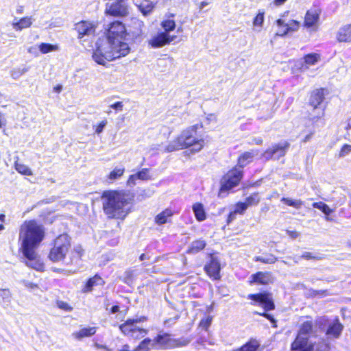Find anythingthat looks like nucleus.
Returning a JSON list of instances; mask_svg holds the SVG:
<instances>
[{
	"instance_id": "obj_26",
	"label": "nucleus",
	"mask_w": 351,
	"mask_h": 351,
	"mask_svg": "<svg viewBox=\"0 0 351 351\" xmlns=\"http://www.w3.org/2000/svg\"><path fill=\"white\" fill-rule=\"evenodd\" d=\"M300 22L295 20H289L286 25V29L285 31L277 32L276 35L279 36H285L289 32H296L300 27Z\"/></svg>"
},
{
	"instance_id": "obj_27",
	"label": "nucleus",
	"mask_w": 351,
	"mask_h": 351,
	"mask_svg": "<svg viewBox=\"0 0 351 351\" xmlns=\"http://www.w3.org/2000/svg\"><path fill=\"white\" fill-rule=\"evenodd\" d=\"M265 21V12L263 10H258L257 14L254 18L252 21L253 27L257 32H260L262 30Z\"/></svg>"
},
{
	"instance_id": "obj_63",
	"label": "nucleus",
	"mask_w": 351,
	"mask_h": 351,
	"mask_svg": "<svg viewBox=\"0 0 351 351\" xmlns=\"http://www.w3.org/2000/svg\"><path fill=\"white\" fill-rule=\"evenodd\" d=\"M119 311V307L118 306H114L111 308L110 312L112 313H116Z\"/></svg>"
},
{
	"instance_id": "obj_34",
	"label": "nucleus",
	"mask_w": 351,
	"mask_h": 351,
	"mask_svg": "<svg viewBox=\"0 0 351 351\" xmlns=\"http://www.w3.org/2000/svg\"><path fill=\"white\" fill-rule=\"evenodd\" d=\"M161 27L164 29V32L173 31L176 28V22L173 19H167L161 22Z\"/></svg>"
},
{
	"instance_id": "obj_17",
	"label": "nucleus",
	"mask_w": 351,
	"mask_h": 351,
	"mask_svg": "<svg viewBox=\"0 0 351 351\" xmlns=\"http://www.w3.org/2000/svg\"><path fill=\"white\" fill-rule=\"evenodd\" d=\"M206 274L213 280L220 279V263L214 257H211L210 263L206 264L204 267Z\"/></svg>"
},
{
	"instance_id": "obj_15",
	"label": "nucleus",
	"mask_w": 351,
	"mask_h": 351,
	"mask_svg": "<svg viewBox=\"0 0 351 351\" xmlns=\"http://www.w3.org/2000/svg\"><path fill=\"white\" fill-rule=\"evenodd\" d=\"M313 344L308 341L307 337L298 335L291 344V351H313Z\"/></svg>"
},
{
	"instance_id": "obj_57",
	"label": "nucleus",
	"mask_w": 351,
	"mask_h": 351,
	"mask_svg": "<svg viewBox=\"0 0 351 351\" xmlns=\"http://www.w3.org/2000/svg\"><path fill=\"white\" fill-rule=\"evenodd\" d=\"M237 214L234 212V211H232L229 216H228V223H230V221H232V220H234L235 219V215Z\"/></svg>"
},
{
	"instance_id": "obj_45",
	"label": "nucleus",
	"mask_w": 351,
	"mask_h": 351,
	"mask_svg": "<svg viewBox=\"0 0 351 351\" xmlns=\"http://www.w3.org/2000/svg\"><path fill=\"white\" fill-rule=\"evenodd\" d=\"M351 152V145H344L339 152L340 157H344Z\"/></svg>"
},
{
	"instance_id": "obj_59",
	"label": "nucleus",
	"mask_w": 351,
	"mask_h": 351,
	"mask_svg": "<svg viewBox=\"0 0 351 351\" xmlns=\"http://www.w3.org/2000/svg\"><path fill=\"white\" fill-rule=\"evenodd\" d=\"M15 168L19 173H22V165H20L18 162H16Z\"/></svg>"
},
{
	"instance_id": "obj_10",
	"label": "nucleus",
	"mask_w": 351,
	"mask_h": 351,
	"mask_svg": "<svg viewBox=\"0 0 351 351\" xmlns=\"http://www.w3.org/2000/svg\"><path fill=\"white\" fill-rule=\"evenodd\" d=\"M324 99V90L319 89L316 90L311 94L310 99V104L313 107L314 110H316L317 114L312 119H318L324 116V108L320 106Z\"/></svg>"
},
{
	"instance_id": "obj_53",
	"label": "nucleus",
	"mask_w": 351,
	"mask_h": 351,
	"mask_svg": "<svg viewBox=\"0 0 351 351\" xmlns=\"http://www.w3.org/2000/svg\"><path fill=\"white\" fill-rule=\"evenodd\" d=\"M11 75L14 79H19L22 75V72L20 70H13L11 73Z\"/></svg>"
},
{
	"instance_id": "obj_18",
	"label": "nucleus",
	"mask_w": 351,
	"mask_h": 351,
	"mask_svg": "<svg viewBox=\"0 0 351 351\" xmlns=\"http://www.w3.org/2000/svg\"><path fill=\"white\" fill-rule=\"evenodd\" d=\"M274 282V277L269 272L259 271L251 276L250 284L268 285Z\"/></svg>"
},
{
	"instance_id": "obj_25",
	"label": "nucleus",
	"mask_w": 351,
	"mask_h": 351,
	"mask_svg": "<svg viewBox=\"0 0 351 351\" xmlns=\"http://www.w3.org/2000/svg\"><path fill=\"white\" fill-rule=\"evenodd\" d=\"M173 215V212L172 210L167 208L156 216L155 222L158 225L165 224L169 221V219H170Z\"/></svg>"
},
{
	"instance_id": "obj_22",
	"label": "nucleus",
	"mask_w": 351,
	"mask_h": 351,
	"mask_svg": "<svg viewBox=\"0 0 351 351\" xmlns=\"http://www.w3.org/2000/svg\"><path fill=\"white\" fill-rule=\"evenodd\" d=\"M336 37L339 42L351 43V24L340 27Z\"/></svg>"
},
{
	"instance_id": "obj_33",
	"label": "nucleus",
	"mask_w": 351,
	"mask_h": 351,
	"mask_svg": "<svg viewBox=\"0 0 351 351\" xmlns=\"http://www.w3.org/2000/svg\"><path fill=\"white\" fill-rule=\"evenodd\" d=\"M313 329L312 322L310 321H307L304 322L300 326L299 332L298 335H301L303 337H307L311 333Z\"/></svg>"
},
{
	"instance_id": "obj_64",
	"label": "nucleus",
	"mask_w": 351,
	"mask_h": 351,
	"mask_svg": "<svg viewBox=\"0 0 351 351\" xmlns=\"http://www.w3.org/2000/svg\"><path fill=\"white\" fill-rule=\"evenodd\" d=\"M208 2L206 1H202L200 3V5H199V8L200 9H203L205 6L208 5Z\"/></svg>"
},
{
	"instance_id": "obj_47",
	"label": "nucleus",
	"mask_w": 351,
	"mask_h": 351,
	"mask_svg": "<svg viewBox=\"0 0 351 351\" xmlns=\"http://www.w3.org/2000/svg\"><path fill=\"white\" fill-rule=\"evenodd\" d=\"M211 321H212V319L211 317H206V319H202L201 322H200V326L202 327L203 328H205V329H207L208 328V326H210V323H211Z\"/></svg>"
},
{
	"instance_id": "obj_54",
	"label": "nucleus",
	"mask_w": 351,
	"mask_h": 351,
	"mask_svg": "<svg viewBox=\"0 0 351 351\" xmlns=\"http://www.w3.org/2000/svg\"><path fill=\"white\" fill-rule=\"evenodd\" d=\"M13 27L16 29H22V19L20 20L13 22Z\"/></svg>"
},
{
	"instance_id": "obj_2",
	"label": "nucleus",
	"mask_w": 351,
	"mask_h": 351,
	"mask_svg": "<svg viewBox=\"0 0 351 351\" xmlns=\"http://www.w3.org/2000/svg\"><path fill=\"white\" fill-rule=\"evenodd\" d=\"M45 237L43 226L34 221L26 222L25 232L23 237V256L28 259L26 264L36 270H41L42 263L37 258L36 250Z\"/></svg>"
},
{
	"instance_id": "obj_11",
	"label": "nucleus",
	"mask_w": 351,
	"mask_h": 351,
	"mask_svg": "<svg viewBox=\"0 0 351 351\" xmlns=\"http://www.w3.org/2000/svg\"><path fill=\"white\" fill-rule=\"evenodd\" d=\"M248 298L254 302L252 304H258L262 306L265 311H271L275 308L271 293L264 292L257 294H251L248 295Z\"/></svg>"
},
{
	"instance_id": "obj_55",
	"label": "nucleus",
	"mask_w": 351,
	"mask_h": 351,
	"mask_svg": "<svg viewBox=\"0 0 351 351\" xmlns=\"http://www.w3.org/2000/svg\"><path fill=\"white\" fill-rule=\"evenodd\" d=\"M276 25L279 27H285V29H286V25H287V23H286L283 19H279L276 21Z\"/></svg>"
},
{
	"instance_id": "obj_5",
	"label": "nucleus",
	"mask_w": 351,
	"mask_h": 351,
	"mask_svg": "<svg viewBox=\"0 0 351 351\" xmlns=\"http://www.w3.org/2000/svg\"><path fill=\"white\" fill-rule=\"evenodd\" d=\"M70 247V237L66 234H60L54 240L53 247L49 254V258L53 262L64 260Z\"/></svg>"
},
{
	"instance_id": "obj_51",
	"label": "nucleus",
	"mask_w": 351,
	"mask_h": 351,
	"mask_svg": "<svg viewBox=\"0 0 351 351\" xmlns=\"http://www.w3.org/2000/svg\"><path fill=\"white\" fill-rule=\"evenodd\" d=\"M33 19L32 17L23 18V28L29 27L32 24Z\"/></svg>"
},
{
	"instance_id": "obj_19",
	"label": "nucleus",
	"mask_w": 351,
	"mask_h": 351,
	"mask_svg": "<svg viewBox=\"0 0 351 351\" xmlns=\"http://www.w3.org/2000/svg\"><path fill=\"white\" fill-rule=\"evenodd\" d=\"M75 29L78 32L79 38H81L85 35L94 34L95 26L91 22L82 21L75 24Z\"/></svg>"
},
{
	"instance_id": "obj_44",
	"label": "nucleus",
	"mask_w": 351,
	"mask_h": 351,
	"mask_svg": "<svg viewBox=\"0 0 351 351\" xmlns=\"http://www.w3.org/2000/svg\"><path fill=\"white\" fill-rule=\"evenodd\" d=\"M247 208V207L244 202H239L234 206V209L233 211L236 214L243 215Z\"/></svg>"
},
{
	"instance_id": "obj_24",
	"label": "nucleus",
	"mask_w": 351,
	"mask_h": 351,
	"mask_svg": "<svg viewBox=\"0 0 351 351\" xmlns=\"http://www.w3.org/2000/svg\"><path fill=\"white\" fill-rule=\"evenodd\" d=\"M96 327L83 328L73 333V337L76 339H82L84 337H89L95 334Z\"/></svg>"
},
{
	"instance_id": "obj_36",
	"label": "nucleus",
	"mask_w": 351,
	"mask_h": 351,
	"mask_svg": "<svg viewBox=\"0 0 351 351\" xmlns=\"http://www.w3.org/2000/svg\"><path fill=\"white\" fill-rule=\"evenodd\" d=\"M0 298L1 303L3 305H8L11 300V294L9 289H0Z\"/></svg>"
},
{
	"instance_id": "obj_40",
	"label": "nucleus",
	"mask_w": 351,
	"mask_h": 351,
	"mask_svg": "<svg viewBox=\"0 0 351 351\" xmlns=\"http://www.w3.org/2000/svg\"><path fill=\"white\" fill-rule=\"evenodd\" d=\"M285 204L289 206H292L295 208H300L302 206V201L300 199H292L289 198L283 197L281 199Z\"/></svg>"
},
{
	"instance_id": "obj_3",
	"label": "nucleus",
	"mask_w": 351,
	"mask_h": 351,
	"mask_svg": "<svg viewBox=\"0 0 351 351\" xmlns=\"http://www.w3.org/2000/svg\"><path fill=\"white\" fill-rule=\"evenodd\" d=\"M102 199L104 213L110 218L123 220L130 212L128 195L123 191H104Z\"/></svg>"
},
{
	"instance_id": "obj_46",
	"label": "nucleus",
	"mask_w": 351,
	"mask_h": 351,
	"mask_svg": "<svg viewBox=\"0 0 351 351\" xmlns=\"http://www.w3.org/2000/svg\"><path fill=\"white\" fill-rule=\"evenodd\" d=\"M58 306L64 311H70L72 310V307H71L66 302L63 301H59L57 302Z\"/></svg>"
},
{
	"instance_id": "obj_35",
	"label": "nucleus",
	"mask_w": 351,
	"mask_h": 351,
	"mask_svg": "<svg viewBox=\"0 0 351 351\" xmlns=\"http://www.w3.org/2000/svg\"><path fill=\"white\" fill-rule=\"evenodd\" d=\"M131 26L134 28L132 33L136 35L141 34L143 22L136 18H132L131 20Z\"/></svg>"
},
{
	"instance_id": "obj_31",
	"label": "nucleus",
	"mask_w": 351,
	"mask_h": 351,
	"mask_svg": "<svg viewBox=\"0 0 351 351\" xmlns=\"http://www.w3.org/2000/svg\"><path fill=\"white\" fill-rule=\"evenodd\" d=\"M206 246V242L204 240H197L193 241L188 250L189 253L195 254L203 250Z\"/></svg>"
},
{
	"instance_id": "obj_60",
	"label": "nucleus",
	"mask_w": 351,
	"mask_h": 351,
	"mask_svg": "<svg viewBox=\"0 0 351 351\" xmlns=\"http://www.w3.org/2000/svg\"><path fill=\"white\" fill-rule=\"evenodd\" d=\"M32 174V172L29 168L23 167V175L30 176Z\"/></svg>"
},
{
	"instance_id": "obj_38",
	"label": "nucleus",
	"mask_w": 351,
	"mask_h": 351,
	"mask_svg": "<svg viewBox=\"0 0 351 351\" xmlns=\"http://www.w3.org/2000/svg\"><path fill=\"white\" fill-rule=\"evenodd\" d=\"M260 202V197L258 193H254L245 199V204L248 208L249 206H256Z\"/></svg>"
},
{
	"instance_id": "obj_9",
	"label": "nucleus",
	"mask_w": 351,
	"mask_h": 351,
	"mask_svg": "<svg viewBox=\"0 0 351 351\" xmlns=\"http://www.w3.org/2000/svg\"><path fill=\"white\" fill-rule=\"evenodd\" d=\"M321 10L318 8L308 10L304 16V26L311 31H317L319 25Z\"/></svg>"
},
{
	"instance_id": "obj_61",
	"label": "nucleus",
	"mask_w": 351,
	"mask_h": 351,
	"mask_svg": "<svg viewBox=\"0 0 351 351\" xmlns=\"http://www.w3.org/2000/svg\"><path fill=\"white\" fill-rule=\"evenodd\" d=\"M287 0H274V3L276 6H280L285 3Z\"/></svg>"
},
{
	"instance_id": "obj_48",
	"label": "nucleus",
	"mask_w": 351,
	"mask_h": 351,
	"mask_svg": "<svg viewBox=\"0 0 351 351\" xmlns=\"http://www.w3.org/2000/svg\"><path fill=\"white\" fill-rule=\"evenodd\" d=\"M107 124V121L106 120H103L102 121H101L96 127L95 128V132L97 134H100L102 132L104 127Z\"/></svg>"
},
{
	"instance_id": "obj_4",
	"label": "nucleus",
	"mask_w": 351,
	"mask_h": 351,
	"mask_svg": "<svg viewBox=\"0 0 351 351\" xmlns=\"http://www.w3.org/2000/svg\"><path fill=\"white\" fill-rule=\"evenodd\" d=\"M199 128V125H191L183 130L166 147L165 152H171L177 150L191 147V152L193 154L200 152L205 144L203 138H197L196 134Z\"/></svg>"
},
{
	"instance_id": "obj_20",
	"label": "nucleus",
	"mask_w": 351,
	"mask_h": 351,
	"mask_svg": "<svg viewBox=\"0 0 351 351\" xmlns=\"http://www.w3.org/2000/svg\"><path fill=\"white\" fill-rule=\"evenodd\" d=\"M125 172V168L123 166H116L106 176V181L109 184H112L115 181L121 179Z\"/></svg>"
},
{
	"instance_id": "obj_8",
	"label": "nucleus",
	"mask_w": 351,
	"mask_h": 351,
	"mask_svg": "<svg viewBox=\"0 0 351 351\" xmlns=\"http://www.w3.org/2000/svg\"><path fill=\"white\" fill-rule=\"evenodd\" d=\"M190 341V339L185 338H171V336L168 334L158 335L156 338V342L161 345L165 349L183 347L189 344Z\"/></svg>"
},
{
	"instance_id": "obj_58",
	"label": "nucleus",
	"mask_w": 351,
	"mask_h": 351,
	"mask_svg": "<svg viewBox=\"0 0 351 351\" xmlns=\"http://www.w3.org/2000/svg\"><path fill=\"white\" fill-rule=\"evenodd\" d=\"M301 258L310 259L313 258V256L311 255L310 252H304Z\"/></svg>"
},
{
	"instance_id": "obj_1",
	"label": "nucleus",
	"mask_w": 351,
	"mask_h": 351,
	"mask_svg": "<svg viewBox=\"0 0 351 351\" xmlns=\"http://www.w3.org/2000/svg\"><path fill=\"white\" fill-rule=\"evenodd\" d=\"M126 29L119 21L111 23L106 39H99L93 53V59L98 64L106 66L108 62L127 56L130 48L125 42Z\"/></svg>"
},
{
	"instance_id": "obj_41",
	"label": "nucleus",
	"mask_w": 351,
	"mask_h": 351,
	"mask_svg": "<svg viewBox=\"0 0 351 351\" xmlns=\"http://www.w3.org/2000/svg\"><path fill=\"white\" fill-rule=\"evenodd\" d=\"M314 208L321 210L324 214L329 215L333 210L326 204L323 202H315L313 204Z\"/></svg>"
},
{
	"instance_id": "obj_37",
	"label": "nucleus",
	"mask_w": 351,
	"mask_h": 351,
	"mask_svg": "<svg viewBox=\"0 0 351 351\" xmlns=\"http://www.w3.org/2000/svg\"><path fill=\"white\" fill-rule=\"evenodd\" d=\"M40 51L43 53H47L51 51H56L58 50V46L57 45H51L47 43H42L38 47Z\"/></svg>"
},
{
	"instance_id": "obj_62",
	"label": "nucleus",
	"mask_w": 351,
	"mask_h": 351,
	"mask_svg": "<svg viewBox=\"0 0 351 351\" xmlns=\"http://www.w3.org/2000/svg\"><path fill=\"white\" fill-rule=\"evenodd\" d=\"M253 143L256 145H261L263 143V139L261 138H255L252 140Z\"/></svg>"
},
{
	"instance_id": "obj_7",
	"label": "nucleus",
	"mask_w": 351,
	"mask_h": 351,
	"mask_svg": "<svg viewBox=\"0 0 351 351\" xmlns=\"http://www.w3.org/2000/svg\"><path fill=\"white\" fill-rule=\"evenodd\" d=\"M242 176V171L239 168L234 167L230 170L221 180L220 192L227 191L237 186Z\"/></svg>"
},
{
	"instance_id": "obj_16",
	"label": "nucleus",
	"mask_w": 351,
	"mask_h": 351,
	"mask_svg": "<svg viewBox=\"0 0 351 351\" xmlns=\"http://www.w3.org/2000/svg\"><path fill=\"white\" fill-rule=\"evenodd\" d=\"M149 171V169L143 168L138 172L130 175L126 182L127 186L133 187L136 184L138 180L147 181L151 180L152 177L150 176Z\"/></svg>"
},
{
	"instance_id": "obj_6",
	"label": "nucleus",
	"mask_w": 351,
	"mask_h": 351,
	"mask_svg": "<svg viewBox=\"0 0 351 351\" xmlns=\"http://www.w3.org/2000/svg\"><path fill=\"white\" fill-rule=\"evenodd\" d=\"M144 317L136 319H128L119 326L121 331L126 336L138 339L143 337L147 333V330L138 326L137 324L145 321Z\"/></svg>"
},
{
	"instance_id": "obj_23",
	"label": "nucleus",
	"mask_w": 351,
	"mask_h": 351,
	"mask_svg": "<svg viewBox=\"0 0 351 351\" xmlns=\"http://www.w3.org/2000/svg\"><path fill=\"white\" fill-rule=\"evenodd\" d=\"M258 154L257 150H252L242 154L238 159V165L239 167H243L251 162L253 158Z\"/></svg>"
},
{
	"instance_id": "obj_29",
	"label": "nucleus",
	"mask_w": 351,
	"mask_h": 351,
	"mask_svg": "<svg viewBox=\"0 0 351 351\" xmlns=\"http://www.w3.org/2000/svg\"><path fill=\"white\" fill-rule=\"evenodd\" d=\"M137 6L143 15H147L153 10L155 5L149 0H143Z\"/></svg>"
},
{
	"instance_id": "obj_14",
	"label": "nucleus",
	"mask_w": 351,
	"mask_h": 351,
	"mask_svg": "<svg viewBox=\"0 0 351 351\" xmlns=\"http://www.w3.org/2000/svg\"><path fill=\"white\" fill-rule=\"evenodd\" d=\"M106 14L113 16L122 17L128 14V8L123 0H117L116 3L106 6Z\"/></svg>"
},
{
	"instance_id": "obj_28",
	"label": "nucleus",
	"mask_w": 351,
	"mask_h": 351,
	"mask_svg": "<svg viewBox=\"0 0 351 351\" xmlns=\"http://www.w3.org/2000/svg\"><path fill=\"white\" fill-rule=\"evenodd\" d=\"M343 329V326L337 320L332 323L327 330V335L333 337H338Z\"/></svg>"
},
{
	"instance_id": "obj_56",
	"label": "nucleus",
	"mask_w": 351,
	"mask_h": 351,
	"mask_svg": "<svg viewBox=\"0 0 351 351\" xmlns=\"http://www.w3.org/2000/svg\"><path fill=\"white\" fill-rule=\"evenodd\" d=\"M261 315L264 316L265 317H266L267 319H268L269 320H270L271 322L274 323L275 322V319L273 317V316H271L270 314H268V313H263V314H261Z\"/></svg>"
},
{
	"instance_id": "obj_49",
	"label": "nucleus",
	"mask_w": 351,
	"mask_h": 351,
	"mask_svg": "<svg viewBox=\"0 0 351 351\" xmlns=\"http://www.w3.org/2000/svg\"><path fill=\"white\" fill-rule=\"evenodd\" d=\"M110 107L114 110L121 111L123 108V102H121V101H117V102L110 105Z\"/></svg>"
},
{
	"instance_id": "obj_39",
	"label": "nucleus",
	"mask_w": 351,
	"mask_h": 351,
	"mask_svg": "<svg viewBox=\"0 0 351 351\" xmlns=\"http://www.w3.org/2000/svg\"><path fill=\"white\" fill-rule=\"evenodd\" d=\"M101 278L97 276H94L92 278H90L86 284L84 291H90L93 286H95V285L101 284Z\"/></svg>"
},
{
	"instance_id": "obj_42",
	"label": "nucleus",
	"mask_w": 351,
	"mask_h": 351,
	"mask_svg": "<svg viewBox=\"0 0 351 351\" xmlns=\"http://www.w3.org/2000/svg\"><path fill=\"white\" fill-rule=\"evenodd\" d=\"M255 261H259L267 264H273L276 262L277 258L272 254L267 256V257L256 256Z\"/></svg>"
},
{
	"instance_id": "obj_30",
	"label": "nucleus",
	"mask_w": 351,
	"mask_h": 351,
	"mask_svg": "<svg viewBox=\"0 0 351 351\" xmlns=\"http://www.w3.org/2000/svg\"><path fill=\"white\" fill-rule=\"evenodd\" d=\"M193 210L198 221H202L206 219V213L203 204L200 203L194 204L193 206Z\"/></svg>"
},
{
	"instance_id": "obj_13",
	"label": "nucleus",
	"mask_w": 351,
	"mask_h": 351,
	"mask_svg": "<svg viewBox=\"0 0 351 351\" xmlns=\"http://www.w3.org/2000/svg\"><path fill=\"white\" fill-rule=\"evenodd\" d=\"M176 38V36H171L167 32H160L154 36L148 43L153 48H160L171 43Z\"/></svg>"
},
{
	"instance_id": "obj_43",
	"label": "nucleus",
	"mask_w": 351,
	"mask_h": 351,
	"mask_svg": "<svg viewBox=\"0 0 351 351\" xmlns=\"http://www.w3.org/2000/svg\"><path fill=\"white\" fill-rule=\"evenodd\" d=\"M151 343V339L147 338L143 340L138 347L136 348L135 351H147L149 350V346Z\"/></svg>"
},
{
	"instance_id": "obj_50",
	"label": "nucleus",
	"mask_w": 351,
	"mask_h": 351,
	"mask_svg": "<svg viewBox=\"0 0 351 351\" xmlns=\"http://www.w3.org/2000/svg\"><path fill=\"white\" fill-rule=\"evenodd\" d=\"M206 120L207 123H216L217 122V117L213 114H209L206 116Z\"/></svg>"
},
{
	"instance_id": "obj_21",
	"label": "nucleus",
	"mask_w": 351,
	"mask_h": 351,
	"mask_svg": "<svg viewBox=\"0 0 351 351\" xmlns=\"http://www.w3.org/2000/svg\"><path fill=\"white\" fill-rule=\"evenodd\" d=\"M321 60V56L319 53H311L306 55L303 58L301 69L302 70H308L310 66L315 65Z\"/></svg>"
},
{
	"instance_id": "obj_12",
	"label": "nucleus",
	"mask_w": 351,
	"mask_h": 351,
	"mask_svg": "<svg viewBox=\"0 0 351 351\" xmlns=\"http://www.w3.org/2000/svg\"><path fill=\"white\" fill-rule=\"evenodd\" d=\"M289 146V144L287 142L276 144L273 145L271 148H269L264 152L261 157L265 160L271 159L273 157L278 159L285 155Z\"/></svg>"
},
{
	"instance_id": "obj_52",
	"label": "nucleus",
	"mask_w": 351,
	"mask_h": 351,
	"mask_svg": "<svg viewBox=\"0 0 351 351\" xmlns=\"http://www.w3.org/2000/svg\"><path fill=\"white\" fill-rule=\"evenodd\" d=\"M287 234L293 239L298 238L300 235L299 232L291 230H287Z\"/></svg>"
},
{
	"instance_id": "obj_32",
	"label": "nucleus",
	"mask_w": 351,
	"mask_h": 351,
	"mask_svg": "<svg viewBox=\"0 0 351 351\" xmlns=\"http://www.w3.org/2000/svg\"><path fill=\"white\" fill-rule=\"evenodd\" d=\"M259 343L255 341H250L249 342L244 344L239 349L236 350L235 351H259Z\"/></svg>"
}]
</instances>
